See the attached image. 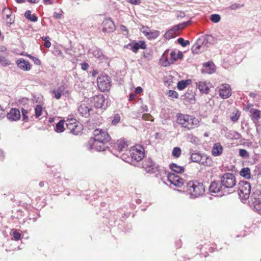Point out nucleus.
Segmentation results:
<instances>
[{"label": "nucleus", "instance_id": "nucleus-1", "mask_svg": "<svg viewBox=\"0 0 261 261\" xmlns=\"http://www.w3.org/2000/svg\"><path fill=\"white\" fill-rule=\"evenodd\" d=\"M94 138L90 139L87 144L89 150L101 151L105 150V144L111 140V137L107 131L101 129H96L93 132Z\"/></svg>", "mask_w": 261, "mask_h": 261}, {"label": "nucleus", "instance_id": "nucleus-2", "mask_svg": "<svg viewBox=\"0 0 261 261\" xmlns=\"http://www.w3.org/2000/svg\"><path fill=\"white\" fill-rule=\"evenodd\" d=\"M205 188L202 182L197 180H192L187 185L186 192L191 199H195L203 195Z\"/></svg>", "mask_w": 261, "mask_h": 261}, {"label": "nucleus", "instance_id": "nucleus-3", "mask_svg": "<svg viewBox=\"0 0 261 261\" xmlns=\"http://www.w3.org/2000/svg\"><path fill=\"white\" fill-rule=\"evenodd\" d=\"M177 122L182 127L190 130L198 127L199 121L193 116L179 113L177 115Z\"/></svg>", "mask_w": 261, "mask_h": 261}, {"label": "nucleus", "instance_id": "nucleus-4", "mask_svg": "<svg viewBox=\"0 0 261 261\" xmlns=\"http://www.w3.org/2000/svg\"><path fill=\"white\" fill-rule=\"evenodd\" d=\"M221 184L226 192L230 193V191L235 188L236 186V178L235 176L231 173L224 174L221 178Z\"/></svg>", "mask_w": 261, "mask_h": 261}, {"label": "nucleus", "instance_id": "nucleus-5", "mask_svg": "<svg viewBox=\"0 0 261 261\" xmlns=\"http://www.w3.org/2000/svg\"><path fill=\"white\" fill-rule=\"evenodd\" d=\"M128 153L133 160L139 162L144 157V149L141 146L136 145L131 148Z\"/></svg>", "mask_w": 261, "mask_h": 261}, {"label": "nucleus", "instance_id": "nucleus-6", "mask_svg": "<svg viewBox=\"0 0 261 261\" xmlns=\"http://www.w3.org/2000/svg\"><path fill=\"white\" fill-rule=\"evenodd\" d=\"M251 192L250 184L246 181H241L239 184L238 194L241 198H249Z\"/></svg>", "mask_w": 261, "mask_h": 261}, {"label": "nucleus", "instance_id": "nucleus-7", "mask_svg": "<svg viewBox=\"0 0 261 261\" xmlns=\"http://www.w3.org/2000/svg\"><path fill=\"white\" fill-rule=\"evenodd\" d=\"M97 81L98 87L101 91L105 92L111 88V79L108 75H101L98 77Z\"/></svg>", "mask_w": 261, "mask_h": 261}, {"label": "nucleus", "instance_id": "nucleus-8", "mask_svg": "<svg viewBox=\"0 0 261 261\" xmlns=\"http://www.w3.org/2000/svg\"><path fill=\"white\" fill-rule=\"evenodd\" d=\"M66 125L70 133L77 135L82 130V126L79 124L74 118L68 119L66 121Z\"/></svg>", "mask_w": 261, "mask_h": 261}, {"label": "nucleus", "instance_id": "nucleus-9", "mask_svg": "<svg viewBox=\"0 0 261 261\" xmlns=\"http://www.w3.org/2000/svg\"><path fill=\"white\" fill-rule=\"evenodd\" d=\"M186 26V24L185 23H181L174 26L172 28L166 32L164 35L165 38L169 40L175 37L178 35L179 31L183 29Z\"/></svg>", "mask_w": 261, "mask_h": 261}, {"label": "nucleus", "instance_id": "nucleus-10", "mask_svg": "<svg viewBox=\"0 0 261 261\" xmlns=\"http://www.w3.org/2000/svg\"><path fill=\"white\" fill-rule=\"evenodd\" d=\"M91 101L93 106L97 109H105L107 108V106L105 103V98L103 95L99 94L93 96Z\"/></svg>", "mask_w": 261, "mask_h": 261}, {"label": "nucleus", "instance_id": "nucleus-11", "mask_svg": "<svg viewBox=\"0 0 261 261\" xmlns=\"http://www.w3.org/2000/svg\"><path fill=\"white\" fill-rule=\"evenodd\" d=\"M209 191L212 193L219 194L220 196L225 194L226 191H224L221 184V182L215 181L211 182L209 187Z\"/></svg>", "mask_w": 261, "mask_h": 261}, {"label": "nucleus", "instance_id": "nucleus-12", "mask_svg": "<svg viewBox=\"0 0 261 261\" xmlns=\"http://www.w3.org/2000/svg\"><path fill=\"white\" fill-rule=\"evenodd\" d=\"M102 25L103 32L111 33L116 29L114 22L110 18H105L102 23Z\"/></svg>", "mask_w": 261, "mask_h": 261}, {"label": "nucleus", "instance_id": "nucleus-13", "mask_svg": "<svg viewBox=\"0 0 261 261\" xmlns=\"http://www.w3.org/2000/svg\"><path fill=\"white\" fill-rule=\"evenodd\" d=\"M230 86L227 84L221 85L219 89V95L223 99L228 98L231 95Z\"/></svg>", "mask_w": 261, "mask_h": 261}, {"label": "nucleus", "instance_id": "nucleus-14", "mask_svg": "<svg viewBox=\"0 0 261 261\" xmlns=\"http://www.w3.org/2000/svg\"><path fill=\"white\" fill-rule=\"evenodd\" d=\"M168 180L170 184L177 187H180L183 185V179L178 175L174 173H170L168 176Z\"/></svg>", "mask_w": 261, "mask_h": 261}, {"label": "nucleus", "instance_id": "nucleus-15", "mask_svg": "<svg viewBox=\"0 0 261 261\" xmlns=\"http://www.w3.org/2000/svg\"><path fill=\"white\" fill-rule=\"evenodd\" d=\"M128 46L130 47V49L135 53H137L139 49H145L146 44L144 41H139L134 43H129Z\"/></svg>", "mask_w": 261, "mask_h": 261}, {"label": "nucleus", "instance_id": "nucleus-16", "mask_svg": "<svg viewBox=\"0 0 261 261\" xmlns=\"http://www.w3.org/2000/svg\"><path fill=\"white\" fill-rule=\"evenodd\" d=\"M4 15L6 17V22L9 27L14 22V17L12 15V12L9 8H4L3 10Z\"/></svg>", "mask_w": 261, "mask_h": 261}, {"label": "nucleus", "instance_id": "nucleus-17", "mask_svg": "<svg viewBox=\"0 0 261 261\" xmlns=\"http://www.w3.org/2000/svg\"><path fill=\"white\" fill-rule=\"evenodd\" d=\"M215 66L212 62H207L204 63L201 70L203 73L212 74L215 71Z\"/></svg>", "mask_w": 261, "mask_h": 261}, {"label": "nucleus", "instance_id": "nucleus-18", "mask_svg": "<svg viewBox=\"0 0 261 261\" xmlns=\"http://www.w3.org/2000/svg\"><path fill=\"white\" fill-rule=\"evenodd\" d=\"M143 167L147 172H154L156 170V164L150 159L143 162Z\"/></svg>", "mask_w": 261, "mask_h": 261}, {"label": "nucleus", "instance_id": "nucleus-19", "mask_svg": "<svg viewBox=\"0 0 261 261\" xmlns=\"http://www.w3.org/2000/svg\"><path fill=\"white\" fill-rule=\"evenodd\" d=\"M114 148L120 152L127 151V142L124 140H118L117 143L114 145Z\"/></svg>", "mask_w": 261, "mask_h": 261}, {"label": "nucleus", "instance_id": "nucleus-20", "mask_svg": "<svg viewBox=\"0 0 261 261\" xmlns=\"http://www.w3.org/2000/svg\"><path fill=\"white\" fill-rule=\"evenodd\" d=\"M7 117L11 121L19 120L20 118L19 110L17 109H12L10 112L7 114Z\"/></svg>", "mask_w": 261, "mask_h": 261}, {"label": "nucleus", "instance_id": "nucleus-21", "mask_svg": "<svg viewBox=\"0 0 261 261\" xmlns=\"http://www.w3.org/2000/svg\"><path fill=\"white\" fill-rule=\"evenodd\" d=\"M18 67L24 71H29L31 69V65L29 61L21 58L16 61Z\"/></svg>", "mask_w": 261, "mask_h": 261}, {"label": "nucleus", "instance_id": "nucleus-22", "mask_svg": "<svg viewBox=\"0 0 261 261\" xmlns=\"http://www.w3.org/2000/svg\"><path fill=\"white\" fill-rule=\"evenodd\" d=\"M91 109L89 108L84 102H81L78 107V111L79 113L85 117L89 115Z\"/></svg>", "mask_w": 261, "mask_h": 261}, {"label": "nucleus", "instance_id": "nucleus-23", "mask_svg": "<svg viewBox=\"0 0 261 261\" xmlns=\"http://www.w3.org/2000/svg\"><path fill=\"white\" fill-rule=\"evenodd\" d=\"M254 199L253 203L255 204V207L257 206L256 208L261 211V191H256V192L254 194Z\"/></svg>", "mask_w": 261, "mask_h": 261}, {"label": "nucleus", "instance_id": "nucleus-24", "mask_svg": "<svg viewBox=\"0 0 261 261\" xmlns=\"http://www.w3.org/2000/svg\"><path fill=\"white\" fill-rule=\"evenodd\" d=\"M223 151V147L220 143H215L212 149V154L215 156H217L221 154Z\"/></svg>", "mask_w": 261, "mask_h": 261}, {"label": "nucleus", "instance_id": "nucleus-25", "mask_svg": "<svg viewBox=\"0 0 261 261\" xmlns=\"http://www.w3.org/2000/svg\"><path fill=\"white\" fill-rule=\"evenodd\" d=\"M250 112L252 120L255 123H257L260 118V111L257 109H252Z\"/></svg>", "mask_w": 261, "mask_h": 261}, {"label": "nucleus", "instance_id": "nucleus-26", "mask_svg": "<svg viewBox=\"0 0 261 261\" xmlns=\"http://www.w3.org/2000/svg\"><path fill=\"white\" fill-rule=\"evenodd\" d=\"M89 54L90 55H92L97 59H102L103 58V55L101 51L96 47L90 49L89 51Z\"/></svg>", "mask_w": 261, "mask_h": 261}, {"label": "nucleus", "instance_id": "nucleus-27", "mask_svg": "<svg viewBox=\"0 0 261 261\" xmlns=\"http://www.w3.org/2000/svg\"><path fill=\"white\" fill-rule=\"evenodd\" d=\"M196 86L201 92L207 93L209 91L208 87L204 82H199L196 83Z\"/></svg>", "mask_w": 261, "mask_h": 261}, {"label": "nucleus", "instance_id": "nucleus-28", "mask_svg": "<svg viewBox=\"0 0 261 261\" xmlns=\"http://www.w3.org/2000/svg\"><path fill=\"white\" fill-rule=\"evenodd\" d=\"M226 136L230 139L239 140L242 138L241 135L234 130H231L226 134Z\"/></svg>", "mask_w": 261, "mask_h": 261}, {"label": "nucleus", "instance_id": "nucleus-29", "mask_svg": "<svg viewBox=\"0 0 261 261\" xmlns=\"http://www.w3.org/2000/svg\"><path fill=\"white\" fill-rule=\"evenodd\" d=\"M198 163L205 166H210L212 164V160L206 155L202 154L200 162H199Z\"/></svg>", "mask_w": 261, "mask_h": 261}, {"label": "nucleus", "instance_id": "nucleus-30", "mask_svg": "<svg viewBox=\"0 0 261 261\" xmlns=\"http://www.w3.org/2000/svg\"><path fill=\"white\" fill-rule=\"evenodd\" d=\"M170 56L173 61L172 62H170L168 61L167 58H166L165 61L163 62V65L164 66H168L170 64H173L174 61L177 60L176 53L175 51H171L170 53Z\"/></svg>", "mask_w": 261, "mask_h": 261}, {"label": "nucleus", "instance_id": "nucleus-31", "mask_svg": "<svg viewBox=\"0 0 261 261\" xmlns=\"http://www.w3.org/2000/svg\"><path fill=\"white\" fill-rule=\"evenodd\" d=\"M170 168L173 172L177 173H181L184 171V168L182 166L177 165L176 164H170Z\"/></svg>", "mask_w": 261, "mask_h": 261}, {"label": "nucleus", "instance_id": "nucleus-32", "mask_svg": "<svg viewBox=\"0 0 261 261\" xmlns=\"http://www.w3.org/2000/svg\"><path fill=\"white\" fill-rule=\"evenodd\" d=\"M202 154L199 152H191V159L193 162L198 163L200 162Z\"/></svg>", "mask_w": 261, "mask_h": 261}, {"label": "nucleus", "instance_id": "nucleus-33", "mask_svg": "<svg viewBox=\"0 0 261 261\" xmlns=\"http://www.w3.org/2000/svg\"><path fill=\"white\" fill-rule=\"evenodd\" d=\"M240 174L241 176L246 178H250V170L249 168H243L240 171Z\"/></svg>", "mask_w": 261, "mask_h": 261}, {"label": "nucleus", "instance_id": "nucleus-34", "mask_svg": "<svg viewBox=\"0 0 261 261\" xmlns=\"http://www.w3.org/2000/svg\"><path fill=\"white\" fill-rule=\"evenodd\" d=\"M160 34V32L157 30L154 31H150L148 33L146 37L149 39H156Z\"/></svg>", "mask_w": 261, "mask_h": 261}, {"label": "nucleus", "instance_id": "nucleus-35", "mask_svg": "<svg viewBox=\"0 0 261 261\" xmlns=\"http://www.w3.org/2000/svg\"><path fill=\"white\" fill-rule=\"evenodd\" d=\"M64 120H61L56 124L55 130L57 133H62L64 131L65 128L64 126Z\"/></svg>", "mask_w": 261, "mask_h": 261}, {"label": "nucleus", "instance_id": "nucleus-36", "mask_svg": "<svg viewBox=\"0 0 261 261\" xmlns=\"http://www.w3.org/2000/svg\"><path fill=\"white\" fill-rule=\"evenodd\" d=\"M24 16L27 19H29L31 21L36 22L37 21V17L34 14H32L31 12L29 10H28L25 12Z\"/></svg>", "mask_w": 261, "mask_h": 261}, {"label": "nucleus", "instance_id": "nucleus-37", "mask_svg": "<svg viewBox=\"0 0 261 261\" xmlns=\"http://www.w3.org/2000/svg\"><path fill=\"white\" fill-rule=\"evenodd\" d=\"M190 80H182L179 82L177 86V88L180 90L184 89L188 85L190 84Z\"/></svg>", "mask_w": 261, "mask_h": 261}, {"label": "nucleus", "instance_id": "nucleus-38", "mask_svg": "<svg viewBox=\"0 0 261 261\" xmlns=\"http://www.w3.org/2000/svg\"><path fill=\"white\" fill-rule=\"evenodd\" d=\"M216 39L212 35H206L204 37V41L202 44H206V43L213 44L216 42Z\"/></svg>", "mask_w": 261, "mask_h": 261}, {"label": "nucleus", "instance_id": "nucleus-39", "mask_svg": "<svg viewBox=\"0 0 261 261\" xmlns=\"http://www.w3.org/2000/svg\"><path fill=\"white\" fill-rule=\"evenodd\" d=\"M221 17L219 14H212L210 16V20L214 23H217L220 21Z\"/></svg>", "mask_w": 261, "mask_h": 261}, {"label": "nucleus", "instance_id": "nucleus-40", "mask_svg": "<svg viewBox=\"0 0 261 261\" xmlns=\"http://www.w3.org/2000/svg\"><path fill=\"white\" fill-rule=\"evenodd\" d=\"M181 149L178 147H176L173 148L172 151V155L175 158H178L181 154Z\"/></svg>", "mask_w": 261, "mask_h": 261}, {"label": "nucleus", "instance_id": "nucleus-41", "mask_svg": "<svg viewBox=\"0 0 261 261\" xmlns=\"http://www.w3.org/2000/svg\"><path fill=\"white\" fill-rule=\"evenodd\" d=\"M42 108L40 105L36 106L35 108V116L36 117H39L42 115Z\"/></svg>", "mask_w": 261, "mask_h": 261}, {"label": "nucleus", "instance_id": "nucleus-42", "mask_svg": "<svg viewBox=\"0 0 261 261\" xmlns=\"http://www.w3.org/2000/svg\"><path fill=\"white\" fill-rule=\"evenodd\" d=\"M239 155L244 158H247L249 156V154L247 151L244 149H240L239 150Z\"/></svg>", "mask_w": 261, "mask_h": 261}, {"label": "nucleus", "instance_id": "nucleus-43", "mask_svg": "<svg viewBox=\"0 0 261 261\" xmlns=\"http://www.w3.org/2000/svg\"><path fill=\"white\" fill-rule=\"evenodd\" d=\"M177 42L183 47H185L190 44L189 41L185 40L182 38H179L177 40Z\"/></svg>", "mask_w": 261, "mask_h": 261}, {"label": "nucleus", "instance_id": "nucleus-44", "mask_svg": "<svg viewBox=\"0 0 261 261\" xmlns=\"http://www.w3.org/2000/svg\"><path fill=\"white\" fill-rule=\"evenodd\" d=\"M188 139L191 143L194 144H197L199 142L198 138L197 137L194 136L193 135H190L188 136Z\"/></svg>", "mask_w": 261, "mask_h": 261}, {"label": "nucleus", "instance_id": "nucleus-45", "mask_svg": "<svg viewBox=\"0 0 261 261\" xmlns=\"http://www.w3.org/2000/svg\"><path fill=\"white\" fill-rule=\"evenodd\" d=\"M202 46L200 44H195L192 48V50L194 54H198Z\"/></svg>", "mask_w": 261, "mask_h": 261}, {"label": "nucleus", "instance_id": "nucleus-46", "mask_svg": "<svg viewBox=\"0 0 261 261\" xmlns=\"http://www.w3.org/2000/svg\"><path fill=\"white\" fill-rule=\"evenodd\" d=\"M120 121V116L119 114H115L113 119L112 121V124L113 125L117 124Z\"/></svg>", "mask_w": 261, "mask_h": 261}, {"label": "nucleus", "instance_id": "nucleus-47", "mask_svg": "<svg viewBox=\"0 0 261 261\" xmlns=\"http://www.w3.org/2000/svg\"><path fill=\"white\" fill-rule=\"evenodd\" d=\"M168 95L169 97H171L172 98H177L178 97V94L177 92L174 90H169L168 92Z\"/></svg>", "mask_w": 261, "mask_h": 261}, {"label": "nucleus", "instance_id": "nucleus-48", "mask_svg": "<svg viewBox=\"0 0 261 261\" xmlns=\"http://www.w3.org/2000/svg\"><path fill=\"white\" fill-rule=\"evenodd\" d=\"M52 93L54 94V97L57 99H59L61 96V91L59 90H54L52 91Z\"/></svg>", "mask_w": 261, "mask_h": 261}, {"label": "nucleus", "instance_id": "nucleus-49", "mask_svg": "<svg viewBox=\"0 0 261 261\" xmlns=\"http://www.w3.org/2000/svg\"><path fill=\"white\" fill-rule=\"evenodd\" d=\"M142 119L145 120H149L152 121L153 120V118L152 116L149 114H144L142 116Z\"/></svg>", "mask_w": 261, "mask_h": 261}, {"label": "nucleus", "instance_id": "nucleus-50", "mask_svg": "<svg viewBox=\"0 0 261 261\" xmlns=\"http://www.w3.org/2000/svg\"><path fill=\"white\" fill-rule=\"evenodd\" d=\"M3 66H7L10 65L11 63L8 60L5 59V57L2 58V61L0 62Z\"/></svg>", "mask_w": 261, "mask_h": 261}, {"label": "nucleus", "instance_id": "nucleus-51", "mask_svg": "<svg viewBox=\"0 0 261 261\" xmlns=\"http://www.w3.org/2000/svg\"><path fill=\"white\" fill-rule=\"evenodd\" d=\"M21 112L22 115V118L23 120H25L28 119V116L27 114H28V111L27 110H25L23 108L21 109Z\"/></svg>", "mask_w": 261, "mask_h": 261}, {"label": "nucleus", "instance_id": "nucleus-52", "mask_svg": "<svg viewBox=\"0 0 261 261\" xmlns=\"http://www.w3.org/2000/svg\"><path fill=\"white\" fill-rule=\"evenodd\" d=\"M13 236L15 240H19L21 238V234L17 231H14L13 232Z\"/></svg>", "mask_w": 261, "mask_h": 261}, {"label": "nucleus", "instance_id": "nucleus-53", "mask_svg": "<svg viewBox=\"0 0 261 261\" xmlns=\"http://www.w3.org/2000/svg\"><path fill=\"white\" fill-rule=\"evenodd\" d=\"M243 6L242 5H240V4H232L230 6V9L231 10H235L236 9H238L239 8H240L241 7H242Z\"/></svg>", "mask_w": 261, "mask_h": 261}, {"label": "nucleus", "instance_id": "nucleus-54", "mask_svg": "<svg viewBox=\"0 0 261 261\" xmlns=\"http://www.w3.org/2000/svg\"><path fill=\"white\" fill-rule=\"evenodd\" d=\"M150 30L147 27H143L142 29H141V31L144 34V35L146 37V36L147 35V34H148V33L150 32Z\"/></svg>", "mask_w": 261, "mask_h": 261}, {"label": "nucleus", "instance_id": "nucleus-55", "mask_svg": "<svg viewBox=\"0 0 261 261\" xmlns=\"http://www.w3.org/2000/svg\"><path fill=\"white\" fill-rule=\"evenodd\" d=\"M239 117V115H238L237 114H233L230 116V119L232 121L236 122L238 121Z\"/></svg>", "mask_w": 261, "mask_h": 261}, {"label": "nucleus", "instance_id": "nucleus-56", "mask_svg": "<svg viewBox=\"0 0 261 261\" xmlns=\"http://www.w3.org/2000/svg\"><path fill=\"white\" fill-rule=\"evenodd\" d=\"M120 29L122 31H123L124 33V35L126 36L128 35V31L127 30V29H126V28L125 27V26L123 25H120Z\"/></svg>", "mask_w": 261, "mask_h": 261}, {"label": "nucleus", "instance_id": "nucleus-57", "mask_svg": "<svg viewBox=\"0 0 261 261\" xmlns=\"http://www.w3.org/2000/svg\"><path fill=\"white\" fill-rule=\"evenodd\" d=\"M128 2L134 5H139L141 3V0H127Z\"/></svg>", "mask_w": 261, "mask_h": 261}, {"label": "nucleus", "instance_id": "nucleus-58", "mask_svg": "<svg viewBox=\"0 0 261 261\" xmlns=\"http://www.w3.org/2000/svg\"><path fill=\"white\" fill-rule=\"evenodd\" d=\"M5 116L4 110L2 109V107L0 106V119L4 118Z\"/></svg>", "mask_w": 261, "mask_h": 261}, {"label": "nucleus", "instance_id": "nucleus-59", "mask_svg": "<svg viewBox=\"0 0 261 261\" xmlns=\"http://www.w3.org/2000/svg\"><path fill=\"white\" fill-rule=\"evenodd\" d=\"M32 60L34 62L35 64L40 65L41 64L40 60L36 57H32Z\"/></svg>", "mask_w": 261, "mask_h": 261}, {"label": "nucleus", "instance_id": "nucleus-60", "mask_svg": "<svg viewBox=\"0 0 261 261\" xmlns=\"http://www.w3.org/2000/svg\"><path fill=\"white\" fill-rule=\"evenodd\" d=\"M61 16H62V14L60 13H58V12H55L54 13V17L56 18L60 19L61 18Z\"/></svg>", "mask_w": 261, "mask_h": 261}, {"label": "nucleus", "instance_id": "nucleus-61", "mask_svg": "<svg viewBox=\"0 0 261 261\" xmlns=\"http://www.w3.org/2000/svg\"><path fill=\"white\" fill-rule=\"evenodd\" d=\"M142 92V88L141 87H137L135 89L136 94H140Z\"/></svg>", "mask_w": 261, "mask_h": 261}, {"label": "nucleus", "instance_id": "nucleus-62", "mask_svg": "<svg viewBox=\"0 0 261 261\" xmlns=\"http://www.w3.org/2000/svg\"><path fill=\"white\" fill-rule=\"evenodd\" d=\"M44 45L45 46V47H47V48H49V47H50L51 46V43L49 41V40H46L45 42H44Z\"/></svg>", "mask_w": 261, "mask_h": 261}, {"label": "nucleus", "instance_id": "nucleus-63", "mask_svg": "<svg viewBox=\"0 0 261 261\" xmlns=\"http://www.w3.org/2000/svg\"><path fill=\"white\" fill-rule=\"evenodd\" d=\"M89 65L87 63H83L81 66L82 69L84 70L87 69Z\"/></svg>", "mask_w": 261, "mask_h": 261}, {"label": "nucleus", "instance_id": "nucleus-64", "mask_svg": "<svg viewBox=\"0 0 261 261\" xmlns=\"http://www.w3.org/2000/svg\"><path fill=\"white\" fill-rule=\"evenodd\" d=\"M7 50V48L3 45L0 46V51L5 52Z\"/></svg>", "mask_w": 261, "mask_h": 261}]
</instances>
